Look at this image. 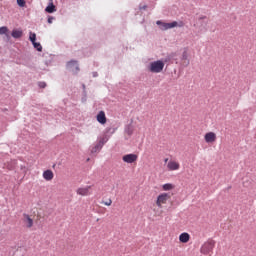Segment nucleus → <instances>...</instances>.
Listing matches in <instances>:
<instances>
[{
	"mask_svg": "<svg viewBox=\"0 0 256 256\" xmlns=\"http://www.w3.org/2000/svg\"><path fill=\"white\" fill-rule=\"evenodd\" d=\"M165 68V62L162 60H156L154 62H151L149 65V72L150 73H161L163 69Z\"/></svg>",
	"mask_w": 256,
	"mask_h": 256,
	"instance_id": "1",
	"label": "nucleus"
},
{
	"mask_svg": "<svg viewBox=\"0 0 256 256\" xmlns=\"http://www.w3.org/2000/svg\"><path fill=\"white\" fill-rule=\"evenodd\" d=\"M213 249H215V241L208 240L201 246L200 253H202V255H209Z\"/></svg>",
	"mask_w": 256,
	"mask_h": 256,
	"instance_id": "2",
	"label": "nucleus"
},
{
	"mask_svg": "<svg viewBox=\"0 0 256 256\" xmlns=\"http://www.w3.org/2000/svg\"><path fill=\"white\" fill-rule=\"evenodd\" d=\"M156 25H158V27H159V29H161V31H167L168 29H174V27H178L179 23H177V21L167 23V22L158 20L156 22Z\"/></svg>",
	"mask_w": 256,
	"mask_h": 256,
	"instance_id": "3",
	"label": "nucleus"
},
{
	"mask_svg": "<svg viewBox=\"0 0 256 256\" xmlns=\"http://www.w3.org/2000/svg\"><path fill=\"white\" fill-rule=\"evenodd\" d=\"M205 19H207V16L205 15H201L198 18L199 29L200 31H204V32L207 31V25H209V22Z\"/></svg>",
	"mask_w": 256,
	"mask_h": 256,
	"instance_id": "4",
	"label": "nucleus"
},
{
	"mask_svg": "<svg viewBox=\"0 0 256 256\" xmlns=\"http://www.w3.org/2000/svg\"><path fill=\"white\" fill-rule=\"evenodd\" d=\"M171 196L167 193H162L160 194L158 197H157V201H156V205L157 207H161V205L167 203L168 199L170 198Z\"/></svg>",
	"mask_w": 256,
	"mask_h": 256,
	"instance_id": "5",
	"label": "nucleus"
},
{
	"mask_svg": "<svg viewBox=\"0 0 256 256\" xmlns=\"http://www.w3.org/2000/svg\"><path fill=\"white\" fill-rule=\"evenodd\" d=\"M138 156L137 154H126L122 157L124 163H135L137 161Z\"/></svg>",
	"mask_w": 256,
	"mask_h": 256,
	"instance_id": "6",
	"label": "nucleus"
},
{
	"mask_svg": "<svg viewBox=\"0 0 256 256\" xmlns=\"http://www.w3.org/2000/svg\"><path fill=\"white\" fill-rule=\"evenodd\" d=\"M204 139L206 143H215L217 135L215 134V132H208L205 134Z\"/></svg>",
	"mask_w": 256,
	"mask_h": 256,
	"instance_id": "7",
	"label": "nucleus"
},
{
	"mask_svg": "<svg viewBox=\"0 0 256 256\" xmlns=\"http://www.w3.org/2000/svg\"><path fill=\"white\" fill-rule=\"evenodd\" d=\"M96 119L100 125H105V123H107V116H105V111H100L97 114Z\"/></svg>",
	"mask_w": 256,
	"mask_h": 256,
	"instance_id": "8",
	"label": "nucleus"
},
{
	"mask_svg": "<svg viewBox=\"0 0 256 256\" xmlns=\"http://www.w3.org/2000/svg\"><path fill=\"white\" fill-rule=\"evenodd\" d=\"M190 239H191V235H189V233L187 232L181 233L179 236L180 243H189Z\"/></svg>",
	"mask_w": 256,
	"mask_h": 256,
	"instance_id": "9",
	"label": "nucleus"
},
{
	"mask_svg": "<svg viewBox=\"0 0 256 256\" xmlns=\"http://www.w3.org/2000/svg\"><path fill=\"white\" fill-rule=\"evenodd\" d=\"M13 39H21L23 37V30L13 29L11 32Z\"/></svg>",
	"mask_w": 256,
	"mask_h": 256,
	"instance_id": "10",
	"label": "nucleus"
},
{
	"mask_svg": "<svg viewBox=\"0 0 256 256\" xmlns=\"http://www.w3.org/2000/svg\"><path fill=\"white\" fill-rule=\"evenodd\" d=\"M134 129L135 128L133 127V120H131V122L125 126L124 131L129 135V137H131V135H133Z\"/></svg>",
	"mask_w": 256,
	"mask_h": 256,
	"instance_id": "11",
	"label": "nucleus"
},
{
	"mask_svg": "<svg viewBox=\"0 0 256 256\" xmlns=\"http://www.w3.org/2000/svg\"><path fill=\"white\" fill-rule=\"evenodd\" d=\"M54 177L53 171L52 170H46L43 172V178L45 181H52Z\"/></svg>",
	"mask_w": 256,
	"mask_h": 256,
	"instance_id": "12",
	"label": "nucleus"
},
{
	"mask_svg": "<svg viewBox=\"0 0 256 256\" xmlns=\"http://www.w3.org/2000/svg\"><path fill=\"white\" fill-rule=\"evenodd\" d=\"M89 189H91V186H87L85 188H78L77 194L82 196L89 195Z\"/></svg>",
	"mask_w": 256,
	"mask_h": 256,
	"instance_id": "13",
	"label": "nucleus"
},
{
	"mask_svg": "<svg viewBox=\"0 0 256 256\" xmlns=\"http://www.w3.org/2000/svg\"><path fill=\"white\" fill-rule=\"evenodd\" d=\"M167 167L170 171H177V169H179V163H177L175 161H170L168 163Z\"/></svg>",
	"mask_w": 256,
	"mask_h": 256,
	"instance_id": "14",
	"label": "nucleus"
},
{
	"mask_svg": "<svg viewBox=\"0 0 256 256\" xmlns=\"http://www.w3.org/2000/svg\"><path fill=\"white\" fill-rule=\"evenodd\" d=\"M45 11L46 13H55V11H57V7L55 6V4H53V2H50L45 8Z\"/></svg>",
	"mask_w": 256,
	"mask_h": 256,
	"instance_id": "15",
	"label": "nucleus"
},
{
	"mask_svg": "<svg viewBox=\"0 0 256 256\" xmlns=\"http://www.w3.org/2000/svg\"><path fill=\"white\" fill-rule=\"evenodd\" d=\"M180 59H181V61H185L184 62V66L185 67L189 66V59H188L187 50H184V52L182 53Z\"/></svg>",
	"mask_w": 256,
	"mask_h": 256,
	"instance_id": "16",
	"label": "nucleus"
},
{
	"mask_svg": "<svg viewBox=\"0 0 256 256\" xmlns=\"http://www.w3.org/2000/svg\"><path fill=\"white\" fill-rule=\"evenodd\" d=\"M23 215H24L25 222L27 223L28 229H31V227H33V220L31 216H29V214H23Z\"/></svg>",
	"mask_w": 256,
	"mask_h": 256,
	"instance_id": "17",
	"label": "nucleus"
},
{
	"mask_svg": "<svg viewBox=\"0 0 256 256\" xmlns=\"http://www.w3.org/2000/svg\"><path fill=\"white\" fill-rule=\"evenodd\" d=\"M68 69H73L75 67L76 71H79V65L77 64L76 60H71L67 63Z\"/></svg>",
	"mask_w": 256,
	"mask_h": 256,
	"instance_id": "18",
	"label": "nucleus"
},
{
	"mask_svg": "<svg viewBox=\"0 0 256 256\" xmlns=\"http://www.w3.org/2000/svg\"><path fill=\"white\" fill-rule=\"evenodd\" d=\"M103 149V142H97V144L92 148L91 153H99Z\"/></svg>",
	"mask_w": 256,
	"mask_h": 256,
	"instance_id": "19",
	"label": "nucleus"
},
{
	"mask_svg": "<svg viewBox=\"0 0 256 256\" xmlns=\"http://www.w3.org/2000/svg\"><path fill=\"white\" fill-rule=\"evenodd\" d=\"M170 57L173 63H176V65L179 63V54L177 52L170 53Z\"/></svg>",
	"mask_w": 256,
	"mask_h": 256,
	"instance_id": "20",
	"label": "nucleus"
},
{
	"mask_svg": "<svg viewBox=\"0 0 256 256\" xmlns=\"http://www.w3.org/2000/svg\"><path fill=\"white\" fill-rule=\"evenodd\" d=\"M32 45L34 47V49H36V51H39V53H41V51H43V46H41V43L39 42H32Z\"/></svg>",
	"mask_w": 256,
	"mask_h": 256,
	"instance_id": "21",
	"label": "nucleus"
},
{
	"mask_svg": "<svg viewBox=\"0 0 256 256\" xmlns=\"http://www.w3.org/2000/svg\"><path fill=\"white\" fill-rule=\"evenodd\" d=\"M9 28H7L6 26H2L0 27V35H6V37H9Z\"/></svg>",
	"mask_w": 256,
	"mask_h": 256,
	"instance_id": "22",
	"label": "nucleus"
},
{
	"mask_svg": "<svg viewBox=\"0 0 256 256\" xmlns=\"http://www.w3.org/2000/svg\"><path fill=\"white\" fill-rule=\"evenodd\" d=\"M29 41L35 43L37 41V34L35 32H29Z\"/></svg>",
	"mask_w": 256,
	"mask_h": 256,
	"instance_id": "23",
	"label": "nucleus"
},
{
	"mask_svg": "<svg viewBox=\"0 0 256 256\" xmlns=\"http://www.w3.org/2000/svg\"><path fill=\"white\" fill-rule=\"evenodd\" d=\"M164 191H171V189H173V184L171 183H166L162 186Z\"/></svg>",
	"mask_w": 256,
	"mask_h": 256,
	"instance_id": "24",
	"label": "nucleus"
},
{
	"mask_svg": "<svg viewBox=\"0 0 256 256\" xmlns=\"http://www.w3.org/2000/svg\"><path fill=\"white\" fill-rule=\"evenodd\" d=\"M163 63H173V60L171 59L170 54H168L165 58Z\"/></svg>",
	"mask_w": 256,
	"mask_h": 256,
	"instance_id": "25",
	"label": "nucleus"
},
{
	"mask_svg": "<svg viewBox=\"0 0 256 256\" xmlns=\"http://www.w3.org/2000/svg\"><path fill=\"white\" fill-rule=\"evenodd\" d=\"M38 87H39L40 89H45V87H47V83H46V82H43V81L38 82Z\"/></svg>",
	"mask_w": 256,
	"mask_h": 256,
	"instance_id": "26",
	"label": "nucleus"
},
{
	"mask_svg": "<svg viewBox=\"0 0 256 256\" xmlns=\"http://www.w3.org/2000/svg\"><path fill=\"white\" fill-rule=\"evenodd\" d=\"M19 7H25V0H16Z\"/></svg>",
	"mask_w": 256,
	"mask_h": 256,
	"instance_id": "27",
	"label": "nucleus"
},
{
	"mask_svg": "<svg viewBox=\"0 0 256 256\" xmlns=\"http://www.w3.org/2000/svg\"><path fill=\"white\" fill-rule=\"evenodd\" d=\"M53 21H55V17H53V16H48L47 22L49 23V25H51V23H53Z\"/></svg>",
	"mask_w": 256,
	"mask_h": 256,
	"instance_id": "28",
	"label": "nucleus"
},
{
	"mask_svg": "<svg viewBox=\"0 0 256 256\" xmlns=\"http://www.w3.org/2000/svg\"><path fill=\"white\" fill-rule=\"evenodd\" d=\"M99 143H102V146L105 145L107 143V138H101Z\"/></svg>",
	"mask_w": 256,
	"mask_h": 256,
	"instance_id": "29",
	"label": "nucleus"
},
{
	"mask_svg": "<svg viewBox=\"0 0 256 256\" xmlns=\"http://www.w3.org/2000/svg\"><path fill=\"white\" fill-rule=\"evenodd\" d=\"M139 9H140V11H143V10H145V9H147V5H139Z\"/></svg>",
	"mask_w": 256,
	"mask_h": 256,
	"instance_id": "30",
	"label": "nucleus"
},
{
	"mask_svg": "<svg viewBox=\"0 0 256 256\" xmlns=\"http://www.w3.org/2000/svg\"><path fill=\"white\" fill-rule=\"evenodd\" d=\"M82 89L85 97H87V90H85V84H82Z\"/></svg>",
	"mask_w": 256,
	"mask_h": 256,
	"instance_id": "31",
	"label": "nucleus"
},
{
	"mask_svg": "<svg viewBox=\"0 0 256 256\" xmlns=\"http://www.w3.org/2000/svg\"><path fill=\"white\" fill-rule=\"evenodd\" d=\"M111 203H113V201L109 200L108 202H105L104 205H106L107 207H109V205H111Z\"/></svg>",
	"mask_w": 256,
	"mask_h": 256,
	"instance_id": "32",
	"label": "nucleus"
},
{
	"mask_svg": "<svg viewBox=\"0 0 256 256\" xmlns=\"http://www.w3.org/2000/svg\"><path fill=\"white\" fill-rule=\"evenodd\" d=\"M92 77H99V73L93 72V73H92Z\"/></svg>",
	"mask_w": 256,
	"mask_h": 256,
	"instance_id": "33",
	"label": "nucleus"
},
{
	"mask_svg": "<svg viewBox=\"0 0 256 256\" xmlns=\"http://www.w3.org/2000/svg\"><path fill=\"white\" fill-rule=\"evenodd\" d=\"M82 101H83V103H85V101H87V96H85V94H84V97L82 98Z\"/></svg>",
	"mask_w": 256,
	"mask_h": 256,
	"instance_id": "34",
	"label": "nucleus"
}]
</instances>
